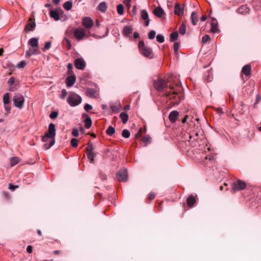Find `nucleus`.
Returning <instances> with one entry per match:
<instances>
[{"mask_svg":"<svg viewBox=\"0 0 261 261\" xmlns=\"http://www.w3.org/2000/svg\"><path fill=\"white\" fill-rule=\"evenodd\" d=\"M50 46H51V42H50V41L46 42L45 43L44 47V48L43 49V50L45 51V50H46L47 49H49Z\"/></svg>","mask_w":261,"mask_h":261,"instance_id":"46","label":"nucleus"},{"mask_svg":"<svg viewBox=\"0 0 261 261\" xmlns=\"http://www.w3.org/2000/svg\"><path fill=\"white\" fill-rule=\"evenodd\" d=\"M67 101L71 107H75L81 103L82 98L76 93H70L67 99Z\"/></svg>","mask_w":261,"mask_h":261,"instance_id":"4","label":"nucleus"},{"mask_svg":"<svg viewBox=\"0 0 261 261\" xmlns=\"http://www.w3.org/2000/svg\"><path fill=\"white\" fill-rule=\"evenodd\" d=\"M82 23L86 29H90L94 24L93 20L89 17H84Z\"/></svg>","mask_w":261,"mask_h":261,"instance_id":"9","label":"nucleus"},{"mask_svg":"<svg viewBox=\"0 0 261 261\" xmlns=\"http://www.w3.org/2000/svg\"><path fill=\"white\" fill-rule=\"evenodd\" d=\"M15 79L14 77H11L8 81V84L10 86H12L14 83Z\"/></svg>","mask_w":261,"mask_h":261,"instance_id":"53","label":"nucleus"},{"mask_svg":"<svg viewBox=\"0 0 261 261\" xmlns=\"http://www.w3.org/2000/svg\"><path fill=\"white\" fill-rule=\"evenodd\" d=\"M154 87L159 92H162L163 90V81L161 77H158L157 81H154Z\"/></svg>","mask_w":261,"mask_h":261,"instance_id":"11","label":"nucleus"},{"mask_svg":"<svg viewBox=\"0 0 261 261\" xmlns=\"http://www.w3.org/2000/svg\"><path fill=\"white\" fill-rule=\"evenodd\" d=\"M76 77L74 75L68 76L66 79V86L68 87L72 86L75 82Z\"/></svg>","mask_w":261,"mask_h":261,"instance_id":"15","label":"nucleus"},{"mask_svg":"<svg viewBox=\"0 0 261 261\" xmlns=\"http://www.w3.org/2000/svg\"><path fill=\"white\" fill-rule=\"evenodd\" d=\"M246 187V184L245 182L241 180L240 179H238L232 184L231 187L232 190L236 192L244 189Z\"/></svg>","mask_w":261,"mask_h":261,"instance_id":"7","label":"nucleus"},{"mask_svg":"<svg viewBox=\"0 0 261 261\" xmlns=\"http://www.w3.org/2000/svg\"><path fill=\"white\" fill-rule=\"evenodd\" d=\"M155 35H156V33L154 31H151L149 33H148V38L149 39H153L154 38L155 36Z\"/></svg>","mask_w":261,"mask_h":261,"instance_id":"42","label":"nucleus"},{"mask_svg":"<svg viewBox=\"0 0 261 261\" xmlns=\"http://www.w3.org/2000/svg\"><path fill=\"white\" fill-rule=\"evenodd\" d=\"M210 40V37L208 35H204L202 38V43H206L208 41Z\"/></svg>","mask_w":261,"mask_h":261,"instance_id":"43","label":"nucleus"},{"mask_svg":"<svg viewBox=\"0 0 261 261\" xmlns=\"http://www.w3.org/2000/svg\"><path fill=\"white\" fill-rule=\"evenodd\" d=\"M206 19V16L203 15V16L201 17V20L202 21H205Z\"/></svg>","mask_w":261,"mask_h":261,"instance_id":"64","label":"nucleus"},{"mask_svg":"<svg viewBox=\"0 0 261 261\" xmlns=\"http://www.w3.org/2000/svg\"><path fill=\"white\" fill-rule=\"evenodd\" d=\"M19 186L18 185H13L12 184H9V188L12 191H14L16 189L18 188Z\"/></svg>","mask_w":261,"mask_h":261,"instance_id":"47","label":"nucleus"},{"mask_svg":"<svg viewBox=\"0 0 261 261\" xmlns=\"http://www.w3.org/2000/svg\"><path fill=\"white\" fill-rule=\"evenodd\" d=\"M33 49L32 48V49H30L29 50L27 51L26 52V56H28V57H30L33 54H35L36 53H33Z\"/></svg>","mask_w":261,"mask_h":261,"instance_id":"54","label":"nucleus"},{"mask_svg":"<svg viewBox=\"0 0 261 261\" xmlns=\"http://www.w3.org/2000/svg\"><path fill=\"white\" fill-rule=\"evenodd\" d=\"M173 0H167V5L169 9L173 7Z\"/></svg>","mask_w":261,"mask_h":261,"instance_id":"50","label":"nucleus"},{"mask_svg":"<svg viewBox=\"0 0 261 261\" xmlns=\"http://www.w3.org/2000/svg\"><path fill=\"white\" fill-rule=\"evenodd\" d=\"M115 132V129L112 126H109L106 130V134L110 136H112Z\"/></svg>","mask_w":261,"mask_h":261,"instance_id":"32","label":"nucleus"},{"mask_svg":"<svg viewBox=\"0 0 261 261\" xmlns=\"http://www.w3.org/2000/svg\"><path fill=\"white\" fill-rule=\"evenodd\" d=\"M179 44L178 42H174L173 44V49L175 53H176L179 48Z\"/></svg>","mask_w":261,"mask_h":261,"instance_id":"48","label":"nucleus"},{"mask_svg":"<svg viewBox=\"0 0 261 261\" xmlns=\"http://www.w3.org/2000/svg\"><path fill=\"white\" fill-rule=\"evenodd\" d=\"M188 117V115H186L185 116V117L182 119V122L183 123H185L187 122V118Z\"/></svg>","mask_w":261,"mask_h":261,"instance_id":"62","label":"nucleus"},{"mask_svg":"<svg viewBox=\"0 0 261 261\" xmlns=\"http://www.w3.org/2000/svg\"><path fill=\"white\" fill-rule=\"evenodd\" d=\"M56 134V126L54 123H50L48 126V129L46 133L42 138V141L46 142L43 145V148L45 150L49 149L53 146L56 141L55 136Z\"/></svg>","mask_w":261,"mask_h":261,"instance_id":"2","label":"nucleus"},{"mask_svg":"<svg viewBox=\"0 0 261 261\" xmlns=\"http://www.w3.org/2000/svg\"><path fill=\"white\" fill-rule=\"evenodd\" d=\"M84 115L87 116V117L85 120V126L86 128L88 129L91 126L92 120L89 116H87L86 114H85Z\"/></svg>","mask_w":261,"mask_h":261,"instance_id":"25","label":"nucleus"},{"mask_svg":"<svg viewBox=\"0 0 261 261\" xmlns=\"http://www.w3.org/2000/svg\"><path fill=\"white\" fill-rule=\"evenodd\" d=\"M84 109L86 111L88 112L92 109V107L90 105L87 103L85 105Z\"/></svg>","mask_w":261,"mask_h":261,"instance_id":"52","label":"nucleus"},{"mask_svg":"<svg viewBox=\"0 0 261 261\" xmlns=\"http://www.w3.org/2000/svg\"><path fill=\"white\" fill-rule=\"evenodd\" d=\"M132 11H133V13L134 14H136V11H137V6H134Z\"/></svg>","mask_w":261,"mask_h":261,"instance_id":"61","label":"nucleus"},{"mask_svg":"<svg viewBox=\"0 0 261 261\" xmlns=\"http://www.w3.org/2000/svg\"><path fill=\"white\" fill-rule=\"evenodd\" d=\"M141 18L145 20L144 25L147 27L149 24V19L148 13L145 10H142L141 12Z\"/></svg>","mask_w":261,"mask_h":261,"instance_id":"16","label":"nucleus"},{"mask_svg":"<svg viewBox=\"0 0 261 261\" xmlns=\"http://www.w3.org/2000/svg\"><path fill=\"white\" fill-rule=\"evenodd\" d=\"M74 65H85V62L83 59L78 58L75 60Z\"/></svg>","mask_w":261,"mask_h":261,"instance_id":"34","label":"nucleus"},{"mask_svg":"<svg viewBox=\"0 0 261 261\" xmlns=\"http://www.w3.org/2000/svg\"><path fill=\"white\" fill-rule=\"evenodd\" d=\"M117 179L122 182H125L127 180V172L126 169L119 170L116 174Z\"/></svg>","mask_w":261,"mask_h":261,"instance_id":"8","label":"nucleus"},{"mask_svg":"<svg viewBox=\"0 0 261 261\" xmlns=\"http://www.w3.org/2000/svg\"><path fill=\"white\" fill-rule=\"evenodd\" d=\"M156 40L158 42L160 43L163 42V35H158L156 36Z\"/></svg>","mask_w":261,"mask_h":261,"instance_id":"51","label":"nucleus"},{"mask_svg":"<svg viewBox=\"0 0 261 261\" xmlns=\"http://www.w3.org/2000/svg\"><path fill=\"white\" fill-rule=\"evenodd\" d=\"M191 18L193 25H196L198 22V16L195 12H193L191 14Z\"/></svg>","mask_w":261,"mask_h":261,"instance_id":"28","label":"nucleus"},{"mask_svg":"<svg viewBox=\"0 0 261 261\" xmlns=\"http://www.w3.org/2000/svg\"><path fill=\"white\" fill-rule=\"evenodd\" d=\"M108 6L106 2H101L97 6V9L102 12H105L107 9Z\"/></svg>","mask_w":261,"mask_h":261,"instance_id":"23","label":"nucleus"},{"mask_svg":"<svg viewBox=\"0 0 261 261\" xmlns=\"http://www.w3.org/2000/svg\"><path fill=\"white\" fill-rule=\"evenodd\" d=\"M185 6V4H183V6L181 7L180 5L176 3L174 6V13L175 14L180 16L184 14V7Z\"/></svg>","mask_w":261,"mask_h":261,"instance_id":"13","label":"nucleus"},{"mask_svg":"<svg viewBox=\"0 0 261 261\" xmlns=\"http://www.w3.org/2000/svg\"><path fill=\"white\" fill-rule=\"evenodd\" d=\"M211 32L212 33H216L218 31H219L218 28V22L217 20L215 18H212V21L211 23Z\"/></svg>","mask_w":261,"mask_h":261,"instance_id":"18","label":"nucleus"},{"mask_svg":"<svg viewBox=\"0 0 261 261\" xmlns=\"http://www.w3.org/2000/svg\"><path fill=\"white\" fill-rule=\"evenodd\" d=\"M196 202V199L193 195L189 196L187 199V203L189 206H192Z\"/></svg>","mask_w":261,"mask_h":261,"instance_id":"22","label":"nucleus"},{"mask_svg":"<svg viewBox=\"0 0 261 261\" xmlns=\"http://www.w3.org/2000/svg\"><path fill=\"white\" fill-rule=\"evenodd\" d=\"M88 146L86 148V153L93 152L94 147L91 142H89L88 143Z\"/></svg>","mask_w":261,"mask_h":261,"instance_id":"37","label":"nucleus"},{"mask_svg":"<svg viewBox=\"0 0 261 261\" xmlns=\"http://www.w3.org/2000/svg\"><path fill=\"white\" fill-rule=\"evenodd\" d=\"M61 92H62V94H61L60 97L61 99H64L67 95V92L65 89H63L62 90Z\"/></svg>","mask_w":261,"mask_h":261,"instance_id":"45","label":"nucleus"},{"mask_svg":"<svg viewBox=\"0 0 261 261\" xmlns=\"http://www.w3.org/2000/svg\"><path fill=\"white\" fill-rule=\"evenodd\" d=\"M50 17L54 18L55 20L60 19V16L59 13L57 11L51 10L49 12Z\"/></svg>","mask_w":261,"mask_h":261,"instance_id":"24","label":"nucleus"},{"mask_svg":"<svg viewBox=\"0 0 261 261\" xmlns=\"http://www.w3.org/2000/svg\"><path fill=\"white\" fill-rule=\"evenodd\" d=\"M72 134L74 137H77L79 136V130L77 128H73L72 132Z\"/></svg>","mask_w":261,"mask_h":261,"instance_id":"49","label":"nucleus"},{"mask_svg":"<svg viewBox=\"0 0 261 261\" xmlns=\"http://www.w3.org/2000/svg\"><path fill=\"white\" fill-rule=\"evenodd\" d=\"M181 89L178 75L171 74L164 79V96L166 95L167 98L173 99L171 102L173 105H178L184 99Z\"/></svg>","mask_w":261,"mask_h":261,"instance_id":"1","label":"nucleus"},{"mask_svg":"<svg viewBox=\"0 0 261 261\" xmlns=\"http://www.w3.org/2000/svg\"><path fill=\"white\" fill-rule=\"evenodd\" d=\"M27 251L29 253H32V252H33V247H32V246H31V245L28 246L27 247Z\"/></svg>","mask_w":261,"mask_h":261,"instance_id":"55","label":"nucleus"},{"mask_svg":"<svg viewBox=\"0 0 261 261\" xmlns=\"http://www.w3.org/2000/svg\"><path fill=\"white\" fill-rule=\"evenodd\" d=\"M138 49L140 54L145 57L149 58L152 55V49L150 47L146 46L143 40L139 42Z\"/></svg>","mask_w":261,"mask_h":261,"instance_id":"3","label":"nucleus"},{"mask_svg":"<svg viewBox=\"0 0 261 261\" xmlns=\"http://www.w3.org/2000/svg\"><path fill=\"white\" fill-rule=\"evenodd\" d=\"M58 116V113L56 111H53L49 115L51 119H56Z\"/></svg>","mask_w":261,"mask_h":261,"instance_id":"44","label":"nucleus"},{"mask_svg":"<svg viewBox=\"0 0 261 261\" xmlns=\"http://www.w3.org/2000/svg\"><path fill=\"white\" fill-rule=\"evenodd\" d=\"M13 102L15 107L21 109L23 106L24 99L22 95L18 94L13 96Z\"/></svg>","mask_w":261,"mask_h":261,"instance_id":"6","label":"nucleus"},{"mask_svg":"<svg viewBox=\"0 0 261 261\" xmlns=\"http://www.w3.org/2000/svg\"><path fill=\"white\" fill-rule=\"evenodd\" d=\"M87 158L89 160V162L91 164L94 163V158L96 156V154L93 152L87 153Z\"/></svg>","mask_w":261,"mask_h":261,"instance_id":"27","label":"nucleus"},{"mask_svg":"<svg viewBox=\"0 0 261 261\" xmlns=\"http://www.w3.org/2000/svg\"><path fill=\"white\" fill-rule=\"evenodd\" d=\"M120 118L122 120L123 124H125L128 119V115L125 112H122L120 114Z\"/></svg>","mask_w":261,"mask_h":261,"instance_id":"26","label":"nucleus"},{"mask_svg":"<svg viewBox=\"0 0 261 261\" xmlns=\"http://www.w3.org/2000/svg\"><path fill=\"white\" fill-rule=\"evenodd\" d=\"M4 104H9L10 102L9 94L8 93H5L3 96Z\"/></svg>","mask_w":261,"mask_h":261,"instance_id":"36","label":"nucleus"},{"mask_svg":"<svg viewBox=\"0 0 261 261\" xmlns=\"http://www.w3.org/2000/svg\"><path fill=\"white\" fill-rule=\"evenodd\" d=\"M179 116V113L177 111H172L170 113L169 119L171 123H174Z\"/></svg>","mask_w":261,"mask_h":261,"instance_id":"17","label":"nucleus"},{"mask_svg":"<svg viewBox=\"0 0 261 261\" xmlns=\"http://www.w3.org/2000/svg\"><path fill=\"white\" fill-rule=\"evenodd\" d=\"M153 14L158 17H161L163 15V10L161 7L159 6L153 10Z\"/></svg>","mask_w":261,"mask_h":261,"instance_id":"21","label":"nucleus"},{"mask_svg":"<svg viewBox=\"0 0 261 261\" xmlns=\"http://www.w3.org/2000/svg\"><path fill=\"white\" fill-rule=\"evenodd\" d=\"M178 37V33L177 31L173 32L170 35V40L171 42L176 41Z\"/></svg>","mask_w":261,"mask_h":261,"instance_id":"29","label":"nucleus"},{"mask_svg":"<svg viewBox=\"0 0 261 261\" xmlns=\"http://www.w3.org/2000/svg\"><path fill=\"white\" fill-rule=\"evenodd\" d=\"M96 91L93 89L88 88L86 90V95L91 98H94L96 97Z\"/></svg>","mask_w":261,"mask_h":261,"instance_id":"20","label":"nucleus"},{"mask_svg":"<svg viewBox=\"0 0 261 261\" xmlns=\"http://www.w3.org/2000/svg\"><path fill=\"white\" fill-rule=\"evenodd\" d=\"M133 31V29L131 25H126L124 27L122 33L124 36L130 37Z\"/></svg>","mask_w":261,"mask_h":261,"instance_id":"14","label":"nucleus"},{"mask_svg":"<svg viewBox=\"0 0 261 261\" xmlns=\"http://www.w3.org/2000/svg\"><path fill=\"white\" fill-rule=\"evenodd\" d=\"M72 3L71 1H67V2H65L63 5L64 8L67 11L71 10L72 8Z\"/></svg>","mask_w":261,"mask_h":261,"instance_id":"31","label":"nucleus"},{"mask_svg":"<svg viewBox=\"0 0 261 261\" xmlns=\"http://www.w3.org/2000/svg\"><path fill=\"white\" fill-rule=\"evenodd\" d=\"M5 109L6 111H9L11 109V107L9 105V104H4Z\"/></svg>","mask_w":261,"mask_h":261,"instance_id":"59","label":"nucleus"},{"mask_svg":"<svg viewBox=\"0 0 261 261\" xmlns=\"http://www.w3.org/2000/svg\"><path fill=\"white\" fill-rule=\"evenodd\" d=\"M73 35L77 40H82L84 38H88L91 34L90 32H88V35H87L84 28L78 27L74 30Z\"/></svg>","mask_w":261,"mask_h":261,"instance_id":"5","label":"nucleus"},{"mask_svg":"<svg viewBox=\"0 0 261 261\" xmlns=\"http://www.w3.org/2000/svg\"><path fill=\"white\" fill-rule=\"evenodd\" d=\"M117 12L119 15H122L124 12V7L122 4H119L117 7Z\"/></svg>","mask_w":261,"mask_h":261,"instance_id":"38","label":"nucleus"},{"mask_svg":"<svg viewBox=\"0 0 261 261\" xmlns=\"http://www.w3.org/2000/svg\"><path fill=\"white\" fill-rule=\"evenodd\" d=\"M142 136V129L140 128L135 135L136 138H139Z\"/></svg>","mask_w":261,"mask_h":261,"instance_id":"56","label":"nucleus"},{"mask_svg":"<svg viewBox=\"0 0 261 261\" xmlns=\"http://www.w3.org/2000/svg\"><path fill=\"white\" fill-rule=\"evenodd\" d=\"M237 11L241 14H246L249 13V8L247 6V5H243L238 8Z\"/></svg>","mask_w":261,"mask_h":261,"instance_id":"19","label":"nucleus"},{"mask_svg":"<svg viewBox=\"0 0 261 261\" xmlns=\"http://www.w3.org/2000/svg\"><path fill=\"white\" fill-rule=\"evenodd\" d=\"M131 0H124V3H125L126 6L129 8L130 7V2Z\"/></svg>","mask_w":261,"mask_h":261,"instance_id":"58","label":"nucleus"},{"mask_svg":"<svg viewBox=\"0 0 261 261\" xmlns=\"http://www.w3.org/2000/svg\"><path fill=\"white\" fill-rule=\"evenodd\" d=\"M142 141L143 142V143L145 144V146H146L148 144V143H150L151 138L149 136L146 135L142 138Z\"/></svg>","mask_w":261,"mask_h":261,"instance_id":"35","label":"nucleus"},{"mask_svg":"<svg viewBox=\"0 0 261 261\" xmlns=\"http://www.w3.org/2000/svg\"><path fill=\"white\" fill-rule=\"evenodd\" d=\"M122 136L125 138H128L130 136V133L128 129H124L122 132Z\"/></svg>","mask_w":261,"mask_h":261,"instance_id":"40","label":"nucleus"},{"mask_svg":"<svg viewBox=\"0 0 261 261\" xmlns=\"http://www.w3.org/2000/svg\"><path fill=\"white\" fill-rule=\"evenodd\" d=\"M179 32L181 35H182L185 34L186 32V25L184 22L182 23L179 28Z\"/></svg>","mask_w":261,"mask_h":261,"instance_id":"33","label":"nucleus"},{"mask_svg":"<svg viewBox=\"0 0 261 261\" xmlns=\"http://www.w3.org/2000/svg\"><path fill=\"white\" fill-rule=\"evenodd\" d=\"M154 198H155V194L154 193H150V194L149 195L148 198L149 200H152Z\"/></svg>","mask_w":261,"mask_h":261,"instance_id":"57","label":"nucleus"},{"mask_svg":"<svg viewBox=\"0 0 261 261\" xmlns=\"http://www.w3.org/2000/svg\"><path fill=\"white\" fill-rule=\"evenodd\" d=\"M29 44L33 49V52L36 53L38 49V40L36 38H31L29 41Z\"/></svg>","mask_w":261,"mask_h":261,"instance_id":"12","label":"nucleus"},{"mask_svg":"<svg viewBox=\"0 0 261 261\" xmlns=\"http://www.w3.org/2000/svg\"><path fill=\"white\" fill-rule=\"evenodd\" d=\"M70 143H71V145H72V146L74 148L76 147L78 145V141L75 138H72L71 140Z\"/></svg>","mask_w":261,"mask_h":261,"instance_id":"41","label":"nucleus"},{"mask_svg":"<svg viewBox=\"0 0 261 261\" xmlns=\"http://www.w3.org/2000/svg\"><path fill=\"white\" fill-rule=\"evenodd\" d=\"M36 27V23L35 22L34 18H30L28 20V23L24 28V31L29 32L34 30Z\"/></svg>","mask_w":261,"mask_h":261,"instance_id":"10","label":"nucleus"},{"mask_svg":"<svg viewBox=\"0 0 261 261\" xmlns=\"http://www.w3.org/2000/svg\"><path fill=\"white\" fill-rule=\"evenodd\" d=\"M53 253L55 255H58V254L61 253V251H60V250H55V251H54Z\"/></svg>","mask_w":261,"mask_h":261,"instance_id":"63","label":"nucleus"},{"mask_svg":"<svg viewBox=\"0 0 261 261\" xmlns=\"http://www.w3.org/2000/svg\"><path fill=\"white\" fill-rule=\"evenodd\" d=\"M19 161H20L19 159L17 157L12 158L11 159V162H10L11 165L12 166H13L16 165L18 163H19Z\"/></svg>","mask_w":261,"mask_h":261,"instance_id":"39","label":"nucleus"},{"mask_svg":"<svg viewBox=\"0 0 261 261\" xmlns=\"http://www.w3.org/2000/svg\"><path fill=\"white\" fill-rule=\"evenodd\" d=\"M133 36L135 39H137V38H139L140 35L138 32H135L134 33Z\"/></svg>","mask_w":261,"mask_h":261,"instance_id":"60","label":"nucleus"},{"mask_svg":"<svg viewBox=\"0 0 261 261\" xmlns=\"http://www.w3.org/2000/svg\"><path fill=\"white\" fill-rule=\"evenodd\" d=\"M251 66H243L242 72L246 75H249L250 73Z\"/></svg>","mask_w":261,"mask_h":261,"instance_id":"30","label":"nucleus"}]
</instances>
